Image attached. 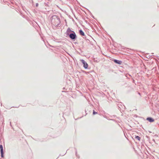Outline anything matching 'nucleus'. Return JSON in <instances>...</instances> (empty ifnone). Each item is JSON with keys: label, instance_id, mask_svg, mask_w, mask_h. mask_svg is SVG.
<instances>
[{"label": "nucleus", "instance_id": "20e7f679", "mask_svg": "<svg viewBox=\"0 0 159 159\" xmlns=\"http://www.w3.org/2000/svg\"><path fill=\"white\" fill-rule=\"evenodd\" d=\"M0 148L1 151V157H4V151L3 149V146L2 144L0 145Z\"/></svg>", "mask_w": 159, "mask_h": 159}, {"label": "nucleus", "instance_id": "39448f33", "mask_svg": "<svg viewBox=\"0 0 159 159\" xmlns=\"http://www.w3.org/2000/svg\"><path fill=\"white\" fill-rule=\"evenodd\" d=\"M113 61L115 63L119 65H121L122 62V61H121L118 60L116 59H114Z\"/></svg>", "mask_w": 159, "mask_h": 159}, {"label": "nucleus", "instance_id": "1a4fd4ad", "mask_svg": "<svg viewBox=\"0 0 159 159\" xmlns=\"http://www.w3.org/2000/svg\"><path fill=\"white\" fill-rule=\"evenodd\" d=\"M97 114V112L95 111H93V115H94L96 114Z\"/></svg>", "mask_w": 159, "mask_h": 159}, {"label": "nucleus", "instance_id": "6e6552de", "mask_svg": "<svg viewBox=\"0 0 159 159\" xmlns=\"http://www.w3.org/2000/svg\"><path fill=\"white\" fill-rule=\"evenodd\" d=\"M135 138L136 139H137L138 140H139V141L140 140V138L139 136H135Z\"/></svg>", "mask_w": 159, "mask_h": 159}, {"label": "nucleus", "instance_id": "4468645a", "mask_svg": "<svg viewBox=\"0 0 159 159\" xmlns=\"http://www.w3.org/2000/svg\"><path fill=\"white\" fill-rule=\"evenodd\" d=\"M138 93L140 95V93Z\"/></svg>", "mask_w": 159, "mask_h": 159}, {"label": "nucleus", "instance_id": "f8f14e48", "mask_svg": "<svg viewBox=\"0 0 159 159\" xmlns=\"http://www.w3.org/2000/svg\"><path fill=\"white\" fill-rule=\"evenodd\" d=\"M94 61L97 62V60H95V59H94Z\"/></svg>", "mask_w": 159, "mask_h": 159}, {"label": "nucleus", "instance_id": "9b49d317", "mask_svg": "<svg viewBox=\"0 0 159 159\" xmlns=\"http://www.w3.org/2000/svg\"><path fill=\"white\" fill-rule=\"evenodd\" d=\"M9 2H7V3H6V4H7L8 6H9Z\"/></svg>", "mask_w": 159, "mask_h": 159}, {"label": "nucleus", "instance_id": "7ed1b4c3", "mask_svg": "<svg viewBox=\"0 0 159 159\" xmlns=\"http://www.w3.org/2000/svg\"><path fill=\"white\" fill-rule=\"evenodd\" d=\"M81 61L83 64V67L85 69H87L88 67V65L87 62L83 59L81 60Z\"/></svg>", "mask_w": 159, "mask_h": 159}, {"label": "nucleus", "instance_id": "0eeeda50", "mask_svg": "<svg viewBox=\"0 0 159 159\" xmlns=\"http://www.w3.org/2000/svg\"><path fill=\"white\" fill-rule=\"evenodd\" d=\"M79 33L82 36H85L84 33L81 29L79 30Z\"/></svg>", "mask_w": 159, "mask_h": 159}, {"label": "nucleus", "instance_id": "f257e3e1", "mask_svg": "<svg viewBox=\"0 0 159 159\" xmlns=\"http://www.w3.org/2000/svg\"><path fill=\"white\" fill-rule=\"evenodd\" d=\"M52 26L55 28L60 27L61 26V19L59 17L56 15L52 16L50 18Z\"/></svg>", "mask_w": 159, "mask_h": 159}, {"label": "nucleus", "instance_id": "9d476101", "mask_svg": "<svg viewBox=\"0 0 159 159\" xmlns=\"http://www.w3.org/2000/svg\"><path fill=\"white\" fill-rule=\"evenodd\" d=\"M38 5H39V4L38 3H36V7H38Z\"/></svg>", "mask_w": 159, "mask_h": 159}, {"label": "nucleus", "instance_id": "f03ea898", "mask_svg": "<svg viewBox=\"0 0 159 159\" xmlns=\"http://www.w3.org/2000/svg\"><path fill=\"white\" fill-rule=\"evenodd\" d=\"M66 34L70 38L73 40H75L77 38L75 32L71 30L70 28H68L66 33Z\"/></svg>", "mask_w": 159, "mask_h": 159}, {"label": "nucleus", "instance_id": "423d86ee", "mask_svg": "<svg viewBox=\"0 0 159 159\" xmlns=\"http://www.w3.org/2000/svg\"><path fill=\"white\" fill-rule=\"evenodd\" d=\"M147 120L150 122H152L154 121V120L152 117H149L147 118Z\"/></svg>", "mask_w": 159, "mask_h": 159}, {"label": "nucleus", "instance_id": "ddd939ff", "mask_svg": "<svg viewBox=\"0 0 159 159\" xmlns=\"http://www.w3.org/2000/svg\"><path fill=\"white\" fill-rule=\"evenodd\" d=\"M76 154H77V152L76 151Z\"/></svg>", "mask_w": 159, "mask_h": 159}]
</instances>
